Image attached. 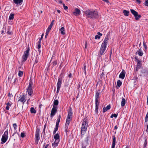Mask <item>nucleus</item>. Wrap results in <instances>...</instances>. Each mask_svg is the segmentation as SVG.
I'll return each instance as SVG.
<instances>
[{
  "instance_id": "nucleus-1",
  "label": "nucleus",
  "mask_w": 148,
  "mask_h": 148,
  "mask_svg": "<svg viewBox=\"0 0 148 148\" xmlns=\"http://www.w3.org/2000/svg\"><path fill=\"white\" fill-rule=\"evenodd\" d=\"M84 14L86 15V18H90L92 19L97 18L99 17L98 12L97 11L88 10L84 12Z\"/></svg>"
},
{
  "instance_id": "nucleus-2",
  "label": "nucleus",
  "mask_w": 148,
  "mask_h": 148,
  "mask_svg": "<svg viewBox=\"0 0 148 148\" xmlns=\"http://www.w3.org/2000/svg\"><path fill=\"white\" fill-rule=\"evenodd\" d=\"M88 126V120L86 118H85L83 120L82 124L81 130V133L80 136L81 138H82L83 135L86 132Z\"/></svg>"
},
{
  "instance_id": "nucleus-3",
  "label": "nucleus",
  "mask_w": 148,
  "mask_h": 148,
  "mask_svg": "<svg viewBox=\"0 0 148 148\" xmlns=\"http://www.w3.org/2000/svg\"><path fill=\"white\" fill-rule=\"evenodd\" d=\"M62 74V73L60 74V76L59 77L58 79V82L57 85V88L56 93H59V92L60 90L61 86L62 80V77L61 76V75Z\"/></svg>"
},
{
  "instance_id": "nucleus-4",
  "label": "nucleus",
  "mask_w": 148,
  "mask_h": 148,
  "mask_svg": "<svg viewBox=\"0 0 148 148\" xmlns=\"http://www.w3.org/2000/svg\"><path fill=\"white\" fill-rule=\"evenodd\" d=\"M8 132L7 130L5 131L4 134L2 135L1 138V143L3 144L5 143L8 138Z\"/></svg>"
},
{
  "instance_id": "nucleus-5",
  "label": "nucleus",
  "mask_w": 148,
  "mask_h": 148,
  "mask_svg": "<svg viewBox=\"0 0 148 148\" xmlns=\"http://www.w3.org/2000/svg\"><path fill=\"white\" fill-rule=\"evenodd\" d=\"M131 13L133 14L135 17V19L136 20H138L140 18L141 16L140 14H138L137 12L135 11L133 9L130 10Z\"/></svg>"
},
{
  "instance_id": "nucleus-6",
  "label": "nucleus",
  "mask_w": 148,
  "mask_h": 148,
  "mask_svg": "<svg viewBox=\"0 0 148 148\" xmlns=\"http://www.w3.org/2000/svg\"><path fill=\"white\" fill-rule=\"evenodd\" d=\"M30 50L29 48H27V49L24 52V54L22 56L23 61L25 62L27 59L29 55V52Z\"/></svg>"
},
{
  "instance_id": "nucleus-7",
  "label": "nucleus",
  "mask_w": 148,
  "mask_h": 148,
  "mask_svg": "<svg viewBox=\"0 0 148 148\" xmlns=\"http://www.w3.org/2000/svg\"><path fill=\"white\" fill-rule=\"evenodd\" d=\"M89 136L88 135H86V137L84 139V141L82 144V148H86V146L88 144V140Z\"/></svg>"
},
{
  "instance_id": "nucleus-8",
  "label": "nucleus",
  "mask_w": 148,
  "mask_h": 148,
  "mask_svg": "<svg viewBox=\"0 0 148 148\" xmlns=\"http://www.w3.org/2000/svg\"><path fill=\"white\" fill-rule=\"evenodd\" d=\"M57 107L56 106H53L51 109L50 114V117L52 118L57 112Z\"/></svg>"
},
{
  "instance_id": "nucleus-9",
  "label": "nucleus",
  "mask_w": 148,
  "mask_h": 148,
  "mask_svg": "<svg viewBox=\"0 0 148 148\" xmlns=\"http://www.w3.org/2000/svg\"><path fill=\"white\" fill-rule=\"evenodd\" d=\"M100 94L99 92L98 91H96V94L95 96V103H99V99H100Z\"/></svg>"
},
{
  "instance_id": "nucleus-10",
  "label": "nucleus",
  "mask_w": 148,
  "mask_h": 148,
  "mask_svg": "<svg viewBox=\"0 0 148 148\" xmlns=\"http://www.w3.org/2000/svg\"><path fill=\"white\" fill-rule=\"evenodd\" d=\"M106 46L107 45L101 44L99 52L101 55H102L104 53L106 49Z\"/></svg>"
},
{
  "instance_id": "nucleus-11",
  "label": "nucleus",
  "mask_w": 148,
  "mask_h": 148,
  "mask_svg": "<svg viewBox=\"0 0 148 148\" xmlns=\"http://www.w3.org/2000/svg\"><path fill=\"white\" fill-rule=\"evenodd\" d=\"M142 61L140 60L138 61L136 66V72H137L138 70L141 68L142 65Z\"/></svg>"
},
{
  "instance_id": "nucleus-12",
  "label": "nucleus",
  "mask_w": 148,
  "mask_h": 148,
  "mask_svg": "<svg viewBox=\"0 0 148 148\" xmlns=\"http://www.w3.org/2000/svg\"><path fill=\"white\" fill-rule=\"evenodd\" d=\"M46 134H45V135H43V136L44 137V138L45 140H49L51 138V135L50 132H46Z\"/></svg>"
},
{
  "instance_id": "nucleus-13",
  "label": "nucleus",
  "mask_w": 148,
  "mask_h": 148,
  "mask_svg": "<svg viewBox=\"0 0 148 148\" xmlns=\"http://www.w3.org/2000/svg\"><path fill=\"white\" fill-rule=\"evenodd\" d=\"M40 132V129L39 128H36V131L35 138L36 139H40L39 133Z\"/></svg>"
},
{
  "instance_id": "nucleus-14",
  "label": "nucleus",
  "mask_w": 148,
  "mask_h": 148,
  "mask_svg": "<svg viewBox=\"0 0 148 148\" xmlns=\"http://www.w3.org/2000/svg\"><path fill=\"white\" fill-rule=\"evenodd\" d=\"M81 13L80 10L77 8H75L74 11L73 12V14L76 16L79 15Z\"/></svg>"
},
{
  "instance_id": "nucleus-15",
  "label": "nucleus",
  "mask_w": 148,
  "mask_h": 148,
  "mask_svg": "<svg viewBox=\"0 0 148 148\" xmlns=\"http://www.w3.org/2000/svg\"><path fill=\"white\" fill-rule=\"evenodd\" d=\"M23 95H22V97H19L20 99H19L18 100V101H20L22 103L23 105L24 103L25 102L26 100L25 99V96L24 94L23 93Z\"/></svg>"
},
{
  "instance_id": "nucleus-16",
  "label": "nucleus",
  "mask_w": 148,
  "mask_h": 148,
  "mask_svg": "<svg viewBox=\"0 0 148 148\" xmlns=\"http://www.w3.org/2000/svg\"><path fill=\"white\" fill-rule=\"evenodd\" d=\"M27 90V92H28L29 95L31 96L32 95L33 93V91L32 89V88L28 87Z\"/></svg>"
},
{
  "instance_id": "nucleus-17",
  "label": "nucleus",
  "mask_w": 148,
  "mask_h": 148,
  "mask_svg": "<svg viewBox=\"0 0 148 148\" xmlns=\"http://www.w3.org/2000/svg\"><path fill=\"white\" fill-rule=\"evenodd\" d=\"M125 71H124L123 70V71L121 73L119 77V78L123 79L125 77Z\"/></svg>"
},
{
  "instance_id": "nucleus-18",
  "label": "nucleus",
  "mask_w": 148,
  "mask_h": 148,
  "mask_svg": "<svg viewBox=\"0 0 148 148\" xmlns=\"http://www.w3.org/2000/svg\"><path fill=\"white\" fill-rule=\"evenodd\" d=\"M112 137H113V139L112 140V148H114L115 145L116 138V137H115V136L114 135H113L112 136Z\"/></svg>"
},
{
  "instance_id": "nucleus-19",
  "label": "nucleus",
  "mask_w": 148,
  "mask_h": 148,
  "mask_svg": "<svg viewBox=\"0 0 148 148\" xmlns=\"http://www.w3.org/2000/svg\"><path fill=\"white\" fill-rule=\"evenodd\" d=\"M109 40L108 37V36H107L105 37L104 40L102 42V44L107 45L108 41Z\"/></svg>"
},
{
  "instance_id": "nucleus-20",
  "label": "nucleus",
  "mask_w": 148,
  "mask_h": 148,
  "mask_svg": "<svg viewBox=\"0 0 148 148\" xmlns=\"http://www.w3.org/2000/svg\"><path fill=\"white\" fill-rule=\"evenodd\" d=\"M141 73L142 74H146L148 75V68L146 69H142L140 71Z\"/></svg>"
},
{
  "instance_id": "nucleus-21",
  "label": "nucleus",
  "mask_w": 148,
  "mask_h": 148,
  "mask_svg": "<svg viewBox=\"0 0 148 148\" xmlns=\"http://www.w3.org/2000/svg\"><path fill=\"white\" fill-rule=\"evenodd\" d=\"M11 27L10 26H8L7 29L6 30V33L8 34H9L10 35H11L12 34L11 31Z\"/></svg>"
},
{
  "instance_id": "nucleus-22",
  "label": "nucleus",
  "mask_w": 148,
  "mask_h": 148,
  "mask_svg": "<svg viewBox=\"0 0 148 148\" xmlns=\"http://www.w3.org/2000/svg\"><path fill=\"white\" fill-rule=\"evenodd\" d=\"M21 68V66H19L18 67L19 71L18 73V75L19 77H21L23 74V72L20 70Z\"/></svg>"
},
{
  "instance_id": "nucleus-23",
  "label": "nucleus",
  "mask_w": 148,
  "mask_h": 148,
  "mask_svg": "<svg viewBox=\"0 0 148 148\" xmlns=\"http://www.w3.org/2000/svg\"><path fill=\"white\" fill-rule=\"evenodd\" d=\"M60 139H58L56 141V140H55V142L54 143H53L52 144V145H55V147H57L58 146V143L60 141Z\"/></svg>"
},
{
  "instance_id": "nucleus-24",
  "label": "nucleus",
  "mask_w": 148,
  "mask_h": 148,
  "mask_svg": "<svg viewBox=\"0 0 148 148\" xmlns=\"http://www.w3.org/2000/svg\"><path fill=\"white\" fill-rule=\"evenodd\" d=\"M126 103V100L125 98L122 97L121 104V106L123 107L125 106Z\"/></svg>"
},
{
  "instance_id": "nucleus-25",
  "label": "nucleus",
  "mask_w": 148,
  "mask_h": 148,
  "mask_svg": "<svg viewBox=\"0 0 148 148\" xmlns=\"http://www.w3.org/2000/svg\"><path fill=\"white\" fill-rule=\"evenodd\" d=\"M123 12L124 14V15L126 16H127L129 15V14L130 12L129 11L126 10H124Z\"/></svg>"
},
{
  "instance_id": "nucleus-26",
  "label": "nucleus",
  "mask_w": 148,
  "mask_h": 148,
  "mask_svg": "<svg viewBox=\"0 0 148 148\" xmlns=\"http://www.w3.org/2000/svg\"><path fill=\"white\" fill-rule=\"evenodd\" d=\"M30 111L32 114H35L36 112V111L34 107H31Z\"/></svg>"
},
{
  "instance_id": "nucleus-27",
  "label": "nucleus",
  "mask_w": 148,
  "mask_h": 148,
  "mask_svg": "<svg viewBox=\"0 0 148 148\" xmlns=\"http://www.w3.org/2000/svg\"><path fill=\"white\" fill-rule=\"evenodd\" d=\"M54 138L55 139V140H56V142L57 140L60 139V136L58 133H57L54 135Z\"/></svg>"
},
{
  "instance_id": "nucleus-28",
  "label": "nucleus",
  "mask_w": 148,
  "mask_h": 148,
  "mask_svg": "<svg viewBox=\"0 0 148 148\" xmlns=\"http://www.w3.org/2000/svg\"><path fill=\"white\" fill-rule=\"evenodd\" d=\"M60 33L61 34L64 35L65 33V30L64 29V27H62L60 29Z\"/></svg>"
},
{
  "instance_id": "nucleus-29",
  "label": "nucleus",
  "mask_w": 148,
  "mask_h": 148,
  "mask_svg": "<svg viewBox=\"0 0 148 148\" xmlns=\"http://www.w3.org/2000/svg\"><path fill=\"white\" fill-rule=\"evenodd\" d=\"M23 0H13L15 4H20L22 3Z\"/></svg>"
},
{
  "instance_id": "nucleus-30",
  "label": "nucleus",
  "mask_w": 148,
  "mask_h": 148,
  "mask_svg": "<svg viewBox=\"0 0 148 148\" xmlns=\"http://www.w3.org/2000/svg\"><path fill=\"white\" fill-rule=\"evenodd\" d=\"M99 104V103H95V112L96 114H97L98 113V106Z\"/></svg>"
},
{
  "instance_id": "nucleus-31",
  "label": "nucleus",
  "mask_w": 148,
  "mask_h": 148,
  "mask_svg": "<svg viewBox=\"0 0 148 148\" xmlns=\"http://www.w3.org/2000/svg\"><path fill=\"white\" fill-rule=\"evenodd\" d=\"M86 63H84V67L82 69V71L84 72V73L86 75Z\"/></svg>"
},
{
  "instance_id": "nucleus-32",
  "label": "nucleus",
  "mask_w": 148,
  "mask_h": 148,
  "mask_svg": "<svg viewBox=\"0 0 148 148\" xmlns=\"http://www.w3.org/2000/svg\"><path fill=\"white\" fill-rule=\"evenodd\" d=\"M73 114L72 109L71 108H70L68 112V115L72 116Z\"/></svg>"
},
{
  "instance_id": "nucleus-33",
  "label": "nucleus",
  "mask_w": 148,
  "mask_h": 148,
  "mask_svg": "<svg viewBox=\"0 0 148 148\" xmlns=\"http://www.w3.org/2000/svg\"><path fill=\"white\" fill-rule=\"evenodd\" d=\"M138 52V54L139 56H143V53L142 51L140 49H139L138 51H137V52H136V54Z\"/></svg>"
},
{
  "instance_id": "nucleus-34",
  "label": "nucleus",
  "mask_w": 148,
  "mask_h": 148,
  "mask_svg": "<svg viewBox=\"0 0 148 148\" xmlns=\"http://www.w3.org/2000/svg\"><path fill=\"white\" fill-rule=\"evenodd\" d=\"M33 85V82L31 80V79H30L29 80V85L28 86V87L29 88H32V86Z\"/></svg>"
},
{
  "instance_id": "nucleus-35",
  "label": "nucleus",
  "mask_w": 148,
  "mask_h": 148,
  "mask_svg": "<svg viewBox=\"0 0 148 148\" xmlns=\"http://www.w3.org/2000/svg\"><path fill=\"white\" fill-rule=\"evenodd\" d=\"M147 140L146 138L145 139V141L143 145V147L142 148H147Z\"/></svg>"
},
{
  "instance_id": "nucleus-36",
  "label": "nucleus",
  "mask_w": 148,
  "mask_h": 148,
  "mask_svg": "<svg viewBox=\"0 0 148 148\" xmlns=\"http://www.w3.org/2000/svg\"><path fill=\"white\" fill-rule=\"evenodd\" d=\"M14 77H15V78L14 79V83L16 84L18 82V80L16 76H14L13 75L12 77V79Z\"/></svg>"
},
{
  "instance_id": "nucleus-37",
  "label": "nucleus",
  "mask_w": 148,
  "mask_h": 148,
  "mask_svg": "<svg viewBox=\"0 0 148 148\" xmlns=\"http://www.w3.org/2000/svg\"><path fill=\"white\" fill-rule=\"evenodd\" d=\"M14 14L11 13L9 16V19L10 20H13L14 18Z\"/></svg>"
},
{
  "instance_id": "nucleus-38",
  "label": "nucleus",
  "mask_w": 148,
  "mask_h": 148,
  "mask_svg": "<svg viewBox=\"0 0 148 148\" xmlns=\"http://www.w3.org/2000/svg\"><path fill=\"white\" fill-rule=\"evenodd\" d=\"M59 102L58 100H55L53 101V106H57Z\"/></svg>"
},
{
  "instance_id": "nucleus-39",
  "label": "nucleus",
  "mask_w": 148,
  "mask_h": 148,
  "mask_svg": "<svg viewBox=\"0 0 148 148\" xmlns=\"http://www.w3.org/2000/svg\"><path fill=\"white\" fill-rule=\"evenodd\" d=\"M122 82L119 80H118L117 82V86L119 87L122 84Z\"/></svg>"
},
{
  "instance_id": "nucleus-40",
  "label": "nucleus",
  "mask_w": 148,
  "mask_h": 148,
  "mask_svg": "<svg viewBox=\"0 0 148 148\" xmlns=\"http://www.w3.org/2000/svg\"><path fill=\"white\" fill-rule=\"evenodd\" d=\"M70 120H66V123L65 124V126H67V127L69 126V125L70 124Z\"/></svg>"
},
{
  "instance_id": "nucleus-41",
  "label": "nucleus",
  "mask_w": 148,
  "mask_h": 148,
  "mask_svg": "<svg viewBox=\"0 0 148 148\" xmlns=\"http://www.w3.org/2000/svg\"><path fill=\"white\" fill-rule=\"evenodd\" d=\"M81 82H80L78 84V85H77V89L78 90V91H79V88H80L81 87Z\"/></svg>"
},
{
  "instance_id": "nucleus-42",
  "label": "nucleus",
  "mask_w": 148,
  "mask_h": 148,
  "mask_svg": "<svg viewBox=\"0 0 148 148\" xmlns=\"http://www.w3.org/2000/svg\"><path fill=\"white\" fill-rule=\"evenodd\" d=\"M25 133L24 132L21 133V137L22 138H24L25 136Z\"/></svg>"
},
{
  "instance_id": "nucleus-43",
  "label": "nucleus",
  "mask_w": 148,
  "mask_h": 148,
  "mask_svg": "<svg viewBox=\"0 0 148 148\" xmlns=\"http://www.w3.org/2000/svg\"><path fill=\"white\" fill-rule=\"evenodd\" d=\"M143 45L145 49V50H146L147 48V46L146 45L145 42L144 41H143Z\"/></svg>"
},
{
  "instance_id": "nucleus-44",
  "label": "nucleus",
  "mask_w": 148,
  "mask_h": 148,
  "mask_svg": "<svg viewBox=\"0 0 148 148\" xmlns=\"http://www.w3.org/2000/svg\"><path fill=\"white\" fill-rule=\"evenodd\" d=\"M148 121V113H147L145 118V122H147Z\"/></svg>"
},
{
  "instance_id": "nucleus-45",
  "label": "nucleus",
  "mask_w": 148,
  "mask_h": 148,
  "mask_svg": "<svg viewBox=\"0 0 148 148\" xmlns=\"http://www.w3.org/2000/svg\"><path fill=\"white\" fill-rule=\"evenodd\" d=\"M71 116L69 115H68L67 117L66 120H71L72 119V117L71 118Z\"/></svg>"
},
{
  "instance_id": "nucleus-46",
  "label": "nucleus",
  "mask_w": 148,
  "mask_h": 148,
  "mask_svg": "<svg viewBox=\"0 0 148 148\" xmlns=\"http://www.w3.org/2000/svg\"><path fill=\"white\" fill-rule=\"evenodd\" d=\"M38 55H37L36 56V59L35 60V63L34 64V65L35 64H36L38 63V60L37 59V57H38Z\"/></svg>"
},
{
  "instance_id": "nucleus-47",
  "label": "nucleus",
  "mask_w": 148,
  "mask_h": 148,
  "mask_svg": "<svg viewBox=\"0 0 148 148\" xmlns=\"http://www.w3.org/2000/svg\"><path fill=\"white\" fill-rule=\"evenodd\" d=\"M145 5L147 6H148V0H145Z\"/></svg>"
},
{
  "instance_id": "nucleus-48",
  "label": "nucleus",
  "mask_w": 148,
  "mask_h": 148,
  "mask_svg": "<svg viewBox=\"0 0 148 148\" xmlns=\"http://www.w3.org/2000/svg\"><path fill=\"white\" fill-rule=\"evenodd\" d=\"M63 6L64 8V9L65 10H66L68 9V7L67 6L65 5L64 4H63Z\"/></svg>"
},
{
  "instance_id": "nucleus-49",
  "label": "nucleus",
  "mask_w": 148,
  "mask_h": 148,
  "mask_svg": "<svg viewBox=\"0 0 148 148\" xmlns=\"http://www.w3.org/2000/svg\"><path fill=\"white\" fill-rule=\"evenodd\" d=\"M52 63L53 64V65L54 66H55L57 64V62L56 61H54Z\"/></svg>"
},
{
  "instance_id": "nucleus-50",
  "label": "nucleus",
  "mask_w": 148,
  "mask_h": 148,
  "mask_svg": "<svg viewBox=\"0 0 148 148\" xmlns=\"http://www.w3.org/2000/svg\"><path fill=\"white\" fill-rule=\"evenodd\" d=\"M100 38V36H99L98 35H96L95 37V39H97V38L99 39Z\"/></svg>"
},
{
  "instance_id": "nucleus-51",
  "label": "nucleus",
  "mask_w": 148,
  "mask_h": 148,
  "mask_svg": "<svg viewBox=\"0 0 148 148\" xmlns=\"http://www.w3.org/2000/svg\"><path fill=\"white\" fill-rule=\"evenodd\" d=\"M52 26H51V25H49V26L48 27V28H47V30H48V31H50L51 30V28H52Z\"/></svg>"
},
{
  "instance_id": "nucleus-52",
  "label": "nucleus",
  "mask_w": 148,
  "mask_h": 148,
  "mask_svg": "<svg viewBox=\"0 0 148 148\" xmlns=\"http://www.w3.org/2000/svg\"><path fill=\"white\" fill-rule=\"evenodd\" d=\"M46 127V124H45L44 125L43 130V134L44 135V136L45 135V129Z\"/></svg>"
},
{
  "instance_id": "nucleus-53",
  "label": "nucleus",
  "mask_w": 148,
  "mask_h": 148,
  "mask_svg": "<svg viewBox=\"0 0 148 148\" xmlns=\"http://www.w3.org/2000/svg\"><path fill=\"white\" fill-rule=\"evenodd\" d=\"M13 126L14 130H16V129L17 125L16 123H14L13 124Z\"/></svg>"
},
{
  "instance_id": "nucleus-54",
  "label": "nucleus",
  "mask_w": 148,
  "mask_h": 148,
  "mask_svg": "<svg viewBox=\"0 0 148 148\" xmlns=\"http://www.w3.org/2000/svg\"><path fill=\"white\" fill-rule=\"evenodd\" d=\"M108 110L106 109V108L104 107L103 108V112H105L107 111Z\"/></svg>"
},
{
  "instance_id": "nucleus-55",
  "label": "nucleus",
  "mask_w": 148,
  "mask_h": 148,
  "mask_svg": "<svg viewBox=\"0 0 148 148\" xmlns=\"http://www.w3.org/2000/svg\"><path fill=\"white\" fill-rule=\"evenodd\" d=\"M118 114V113H117V114H112V116L114 117H115V118H116L117 117V116Z\"/></svg>"
},
{
  "instance_id": "nucleus-56",
  "label": "nucleus",
  "mask_w": 148,
  "mask_h": 148,
  "mask_svg": "<svg viewBox=\"0 0 148 148\" xmlns=\"http://www.w3.org/2000/svg\"><path fill=\"white\" fill-rule=\"evenodd\" d=\"M106 108L108 110H110L111 108L110 105H108Z\"/></svg>"
},
{
  "instance_id": "nucleus-57",
  "label": "nucleus",
  "mask_w": 148,
  "mask_h": 148,
  "mask_svg": "<svg viewBox=\"0 0 148 148\" xmlns=\"http://www.w3.org/2000/svg\"><path fill=\"white\" fill-rule=\"evenodd\" d=\"M54 21H55L54 20H52L50 25L53 26L54 22Z\"/></svg>"
},
{
  "instance_id": "nucleus-58",
  "label": "nucleus",
  "mask_w": 148,
  "mask_h": 148,
  "mask_svg": "<svg viewBox=\"0 0 148 148\" xmlns=\"http://www.w3.org/2000/svg\"><path fill=\"white\" fill-rule=\"evenodd\" d=\"M40 139H35V142L36 144H38V143Z\"/></svg>"
},
{
  "instance_id": "nucleus-59",
  "label": "nucleus",
  "mask_w": 148,
  "mask_h": 148,
  "mask_svg": "<svg viewBox=\"0 0 148 148\" xmlns=\"http://www.w3.org/2000/svg\"><path fill=\"white\" fill-rule=\"evenodd\" d=\"M68 77L69 78H71L72 77V74L71 73H70Z\"/></svg>"
},
{
  "instance_id": "nucleus-60",
  "label": "nucleus",
  "mask_w": 148,
  "mask_h": 148,
  "mask_svg": "<svg viewBox=\"0 0 148 148\" xmlns=\"http://www.w3.org/2000/svg\"><path fill=\"white\" fill-rule=\"evenodd\" d=\"M68 127H67V126H65V131L66 132H67V130Z\"/></svg>"
},
{
  "instance_id": "nucleus-61",
  "label": "nucleus",
  "mask_w": 148,
  "mask_h": 148,
  "mask_svg": "<svg viewBox=\"0 0 148 148\" xmlns=\"http://www.w3.org/2000/svg\"><path fill=\"white\" fill-rule=\"evenodd\" d=\"M40 47H41L40 44H38V49H39L40 48Z\"/></svg>"
},
{
  "instance_id": "nucleus-62",
  "label": "nucleus",
  "mask_w": 148,
  "mask_h": 148,
  "mask_svg": "<svg viewBox=\"0 0 148 148\" xmlns=\"http://www.w3.org/2000/svg\"><path fill=\"white\" fill-rule=\"evenodd\" d=\"M136 1L138 2L139 4H140L141 3V1L140 0H136Z\"/></svg>"
},
{
  "instance_id": "nucleus-63",
  "label": "nucleus",
  "mask_w": 148,
  "mask_h": 148,
  "mask_svg": "<svg viewBox=\"0 0 148 148\" xmlns=\"http://www.w3.org/2000/svg\"><path fill=\"white\" fill-rule=\"evenodd\" d=\"M49 32L50 31H48V30H47L46 32V35H48Z\"/></svg>"
},
{
  "instance_id": "nucleus-64",
  "label": "nucleus",
  "mask_w": 148,
  "mask_h": 148,
  "mask_svg": "<svg viewBox=\"0 0 148 148\" xmlns=\"http://www.w3.org/2000/svg\"><path fill=\"white\" fill-rule=\"evenodd\" d=\"M7 106H11V104L9 103V102H8L6 103Z\"/></svg>"
}]
</instances>
